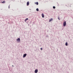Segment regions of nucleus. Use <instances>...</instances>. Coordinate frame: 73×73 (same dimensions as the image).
<instances>
[{"label": "nucleus", "mask_w": 73, "mask_h": 73, "mask_svg": "<svg viewBox=\"0 0 73 73\" xmlns=\"http://www.w3.org/2000/svg\"><path fill=\"white\" fill-rule=\"evenodd\" d=\"M52 20H53V19L52 18H51L49 20V22H50Z\"/></svg>", "instance_id": "6"}, {"label": "nucleus", "mask_w": 73, "mask_h": 73, "mask_svg": "<svg viewBox=\"0 0 73 73\" xmlns=\"http://www.w3.org/2000/svg\"><path fill=\"white\" fill-rule=\"evenodd\" d=\"M28 20V18H26L25 20V21H27V20Z\"/></svg>", "instance_id": "10"}, {"label": "nucleus", "mask_w": 73, "mask_h": 73, "mask_svg": "<svg viewBox=\"0 0 73 73\" xmlns=\"http://www.w3.org/2000/svg\"><path fill=\"white\" fill-rule=\"evenodd\" d=\"M12 66H14L13 65H12Z\"/></svg>", "instance_id": "19"}, {"label": "nucleus", "mask_w": 73, "mask_h": 73, "mask_svg": "<svg viewBox=\"0 0 73 73\" xmlns=\"http://www.w3.org/2000/svg\"><path fill=\"white\" fill-rule=\"evenodd\" d=\"M35 4H36V2L35 3Z\"/></svg>", "instance_id": "20"}, {"label": "nucleus", "mask_w": 73, "mask_h": 73, "mask_svg": "<svg viewBox=\"0 0 73 73\" xmlns=\"http://www.w3.org/2000/svg\"><path fill=\"white\" fill-rule=\"evenodd\" d=\"M53 9H55V8H56V7H55V6H53Z\"/></svg>", "instance_id": "13"}, {"label": "nucleus", "mask_w": 73, "mask_h": 73, "mask_svg": "<svg viewBox=\"0 0 73 73\" xmlns=\"http://www.w3.org/2000/svg\"><path fill=\"white\" fill-rule=\"evenodd\" d=\"M5 3V1H4L3 2H1V3H3V4H4Z\"/></svg>", "instance_id": "8"}, {"label": "nucleus", "mask_w": 73, "mask_h": 73, "mask_svg": "<svg viewBox=\"0 0 73 73\" xmlns=\"http://www.w3.org/2000/svg\"><path fill=\"white\" fill-rule=\"evenodd\" d=\"M58 20H60V17H58Z\"/></svg>", "instance_id": "14"}, {"label": "nucleus", "mask_w": 73, "mask_h": 73, "mask_svg": "<svg viewBox=\"0 0 73 73\" xmlns=\"http://www.w3.org/2000/svg\"><path fill=\"white\" fill-rule=\"evenodd\" d=\"M17 40L18 42H20V38H19L17 39Z\"/></svg>", "instance_id": "2"}, {"label": "nucleus", "mask_w": 73, "mask_h": 73, "mask_svg": "<svg viewBox=\"0 0 73 73\" xmlns=\"http://www.w3.org/2000/svg\"><path fill=\"white\" fill-rule=\"evenodd\" d=\"M36 11H39V10L38 9V8H37L36 9Z\"/></svg>", "instance_id": "11"}, {"label": "nucleus", "mask_w": 73, "mask_h": 73, "mask_svg": "<svg viewBox=\"0 0 73 73\" xmlns=\"http://www.w3.org/2000/svg\"><path fill=\"white\" fill-rule=\"evenodd\" d=\"M65 45L66 46H67L68 45V42H67L65 43Z\"/></svg>", "instance_id": "9"}, {"label": "nucleus", "mask_w": 73, "mask_h": 73, "mask_svg": "<svg viewBox=\"0 0 73 73\" xmlns=\"http://www.w3.org/2000/svg\"><path fill=\"white\" fill-rule=\"evenodd\" d=\"M30 9V10H31V9Z\"/></svg>", "instance_id": "18"}, {"label": "nucleus", "mask_w": 73, "mask_h": 73, "mask_svg": "<svg viewBox=\"0 0 73 73\" xmlns=\"http://www.w3.org/2000/svg\"><path fill=\"white\" fill-rule=\"evenodd\" d=\"M10 8V7H9V8Z\"/></svg>", "instance_id": "17"}, {"label": "nucleus", "mask_w": 73, "mask_h": 73, "mask_svg": "<svg viewBox=\"0 0 73 73\" xmlns=\"http://www.w3.org/2000/svg\"><path fill=\"white\" fill-rule=\"evenodd\" d=\"M29 5V2L28 1L27 2V5L28 6V5Z\"/></svg>", "instance_id": "5"}, {"label": "nucleus", "mask_w": 73, "mask_h": 73, "mask_svg": "<svg viewBox=\"0 0 73 73\" xmlns=\"http://www.w3.org/2000/svg\"><path fill=\"white\" fill-rule=\"evenodd\" d=\"M27 56V54H23V58H24V57H25L26 56Z\"/></svg>", "instance_id": "3"}, {"label": "nucleus", "mask_w": 73, "mask_h": 73, "mask_svg": "<svg viewBox=\"0 0 73 73\" xmlns=\"http://www.w3.org/2000/svg\"><path fill=\"white\" fill-rule=\"evenodd\" d=\"M66 25V21H65L63 23V27H65Z\"/></svg>", "instance_id": "1"}, {"label": "nucleus", "mask_w": 73, "mask_h": 73, "mask_svg": "<svg viewBox=\"0 0 73 73\" xmlns=\"http://www.w3.org/2000/svg\"><path fill=\"white\" fill-rule=\"evenodd\" d=\"M2 1V0H0V3H1V2H1V1Z\"/></svg>", "instance_id": "15"}, {"label": "nucleus", "mask_w": 73, "mask_h": 73, "mask_svg": "<svg viewBox=\"0 0 73 73\" xmlns=\"http://www.w3.org/2000/svg\"><path fill=\"white\" fill-rule=\"evenodd\" d=\"M42 17H43V18H44V15L43 14V13H42Z\"/></svg>", "instance_id": "7"}, {"label": "nucleus", "mask_w": 73, "mask_h": 73, "mask_svg": "<svg viewBox=\"0 0 73 73\" xmlns=\"http://www.w3.org/2000/svg\"><path fill=\"white\" fill-rule=\"evenodd\" d=\"M36 5H38V2H36Z\"/></svg>", "instance_id": "12"}, {"label": "nucleus", "mask_w": 73, "mask_h": 73, "mask_svg": "<svg viewBox=\"0 0 73 73\" xmlns=\"http://www.w3.org/2000/svg\"><path fill=\"white\" fill-rule=\"evenodd\" d=\"M40 49H41V50H42V48H40Z\"/></svg>", "instance_id": "16"}, {"label": "nucleus", "mask_w": 73, "mask_h": 73, "mask_svg": "<svg viewBox=\"0 0 73 73\" xmlns=\"http://www.w3.org/2000/svg\"><path fill=\"white\" fill-rule=\"evenodd\" d=\"M35 73H37V72H38V70L36 69H35Z\"/></svg>", "instance_id": "4"}]
</instances>
